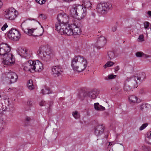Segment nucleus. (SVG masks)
I'll return each instance as SVG.
<instances>
[{
    "label": "nucleus",
    "mask_w": 151,
    "mask_h": 151,
    "mask_svg": "<svg viewBox=\"0 0 151 151\" xmlns=\"http://www.w3.org/2000/svg\"><path fill=\"white\" fill-rule=\"evenodd\" d=\"M11 48L6 43L0 44V55L3 56V64L10 65L14 62V59L12 54L10 53Z\"/></svg>",
    "instance_id": "nucleus-1"
},
{
    "label": "nucleus",
    "mask_w": 151,
    "mask_h": 151,
    "mask_svg": "<svg viewBox=\"0 0 151 151\" xmlns=\"http://www.w3.org/2000/svg\"><path fill=\"white\" fill-rule=\"evenodd\" d=\"M71 66L75 72H81L87 67V61L83 56H76L71 60Z\"/></svg>",
    "instance_id": "nucleus-2"
},
{
    "label": "nucleus",
    "mask_w": 151,
    "mask_h": 151,
    "mask_svg": "<svg viewBox=\"0 0 151 151\" xmlns=\"http://www.w3.org/2000/svg\"><path fill=\"white\" fill-rule=\"evenodd\" d=\"M59 33L61 35L66 34L68 35H79L81 32V29L79 27L74 23L70 25H68L67 27L63 25L61 27H58Z\"/></svg>",
    "instance_id": "nucleus-3"
},
{
    "label": "nucleus",
    "mask_w": 151,
    "mask_h": 151,
    "mask_svg": "<svg viewBox=\"0 0 151 151\" xmlns=\"http://www.w3.org/2000/svg\"><path fill=\"white\" fill-rule=\"evenodd\" d=\"M37 55L40 58L45 62L50 60L53 56L50 47L47 45H42L40 47L37 51Z\"/></svg>",
    "instance_id": "nucleus-4"
},
{
    "label": "nucleus",
    "mask_w": 151,
    "mask_h": 151,
    "mask_svg": "<svg viewBox=\"0 0 151 151\" xmlns=\"http://www.w3.org/2000/svg\"><path fill=\"white\" fill-rule=\"evenodd\" d=\"M57 19L58 22H56L55 24V27L58 32L59 33V29H58V27H60L63 25L67 27L68 24L66 23L68 19V15L64 13H60L57 16Z\"/></svg>",
    "instance_id": "nucleus-5"
},
{
    "label": "nucleus",
    "mask_w": 151,
    "mask_h": 151,
    "mask_svg": "<svg viewBox=\"0 0 151 151\" xmlns=\"http://www.w3.org/2000/svg\"><path fill=\"white\" fill-rule=\"evenodd\" d=\"M18 78V76L15 73L9 71L7 73V76L3 79V81L4 83L11 84L16 82Z\"/></svg>",
    "instance_id": "nucleus-6"
},
{
    "label": "nucleus",
    "mask_w": 151,
    "mask_h": 151,
    "mask_svg": "<svg viewBox=\"0 0 151 151\" xmlns=\"http://www.w3.org/2000/svg\"><path fill=\"white\" fill-rule=\"evenodd\" d=\"M112 6V4L109 2L100 3L97 6V12L102 14H106Z\"/></svg>",
    "instance_id": "nucleus-7"
},
{
    "label": "nucleus",
    "mask_w": 151,
    "mask_h": 151,
    "mask_svg": "<svg viewBox=\"0 0 151 151\" xmlns=\"http://www.w3.org/2000/svg\"><path fill=\"white\" fill-rule=\"evenodd\" d=\"M20 35L19 32L17 29L14 28H12L9 30L7 34L9 39L16 41L19 39Z\"/></svg>",
    "instance_id": "nucleus-8"
},
{
    "label": "nucleus",
    "mask_w": 151,
    "mask_h": 151,
    "mask_svg": "<svg viewBox=\"0 0 151 151\" xmlns=\"http://www.w3.org/2000/svg\"><path fill=\"white\" fill-rule=\"evenodd\" d=\"M18 53L21 57L26 59H29L32 57L31 51L25 48H22L19 49Z\"/></svg>",
    "instance_id": "nucleus-9"
},
{
    "label": "nucleus",
    "mask_w": 151,
    "mask_h": 151,
    "mask_svg": "<svg viewBox=\"0 0 151 151\" xmlns=\"http://www.w3.org/2000/svg\"><path fill=\"white\" fill-rule=\"evenodd\" d=\"M5 12V17L10 20L14 19L18 14L17 12L13 8H9L6 10Z\"/></svg>",
    "instance_id": "nucleus-10"
},
{
    "label": "nucleus",
    "mask_w": 151,
    "mask_h": 151,
    "mask_svg": "<svg viewBox=\"0 0 151 151\" xmlns=\"http://www.w3.org/2000/svg\"><path fill=\"white\" fill-rule=\"evenodd\" d=\"M82 11V8L81 6L77 5H74L72 6L70 12L72 16L74 17L76 16H80Z\"/></svg>",
    "instance_id": "nucleus-11"
},
{
    "label": "nucleus",
    "mask_w": 151,
    "mask_h": 151,
    "mask_svg": "<svg viewBox=\"0 0 151 151\" xmlns=\"http://www.w3.org/2000/svg\"><path fill=\"white\" fill-rule=\"evenodd\" d=\"M32 71L35 72H40L43 70V68L42 63L39 60H37L35 61H33L32 63Z\"/></svg>",
    "instance_id": "nucleus-12"
},
{
    "label": "nucleus",
    "mask_w": 151,
    "mask_h": 151,
    "mask_svg": "<svg viewBox=\"0 0 151 151\" xmlns=\"http://www.w3.org/2000/svg\"><path fill=\"white\" fill-rule=\"evenodd\" d=\"M63 69L60 65H56L52 68V74L55 77H58L61 74Z\"/></svg>",
    "instance_id": "nucleus-13"
},
{
    "label": "nucleus",
    "mask_w": 151,
    "mask_h": 151,
    "mask_svg": "<svg viewBox=\"0 0 151 151\" xmlns=\"http://www.w3.org/2000/svg\"><path fill=\"white\" fill-rule=\"evenodd\" d=\"M138 80V76H134L128 77L126 80V82H129V84L132 85V88H136L138 86L137 80Z\"/></svg>",
    "instance_id": "nucleus-14"
},
{
    "label": "nucleus",
    "mask_w": 151,
    "mask_h": 151,
    "mask_svg": "<svg viewBox=\"0 0 151 151\" xmlns=\"http://www.w3.org/2000/svg\"><path fill=\"white\" fill-rule=\"evenodd\" d=\"M106 41L105 37H100L97 41L95 45V47L98 49H100L103 48L105 45Z\"/></svg>",
    "instance_id": "nucleus-15"
},
{
    "label": "nucleus",
    "mask_w": 151,
    "mask_h": 151,
    "mask_svg": "<svg viewBox=\"0 0 151 151\" xmlns=\"http://www.w3.org/2000/svg\"><path fill=\"white\" fill-rule=\"evenodd\" d=\"M4 99L5 100L4 102L6 104L5 106L2 105L1 106L2 109L3 111H5L6 110H13V106L10 103L8 99Z\"/></svg>",
    "instance_id": "nucleus-16"
},
{
    "label": "nucleus",
    "mask_w": 151,
    "mask_h": 151,
    "mask_svg": "<svg viewBox=\"0 0 151 151\" xmlns=\"http://www.w3.org/2000/svg\"><path fill=\"white\" fill-rule=\"evenodd\" d=\"M95 134L99 136L102 134L104 131V127L103 125H98L94 128Z\"/></svg>",
    "instance_id": "nucleus-17"
},
{
    "label": "nucleus",
    "mask_w": 151,
    "mask_h": 151,
    "mask_svg": "<svg viewBox=\"0 0 151 151\" xmlns=\"http://www.w3.org/2000/svg\"><path fill=\"white\" fill-rule=\"evenodd\" d=\"M32 60H29L24 63L23 65L24 70L26 71L32 72Z\"/></svg>",
    "instance_id": "nucleus-18"
},
{
    "label": "nucleus",
    "mask_w": 151,
    "mask_h": 151,
    "mask_svg": "<svg viewBox=\"0 0 151 151\" xmlns=\"http://www.w3.org/2000/svg\"><path fill=\"white\" fill-rule=\"evenodd\" d=\"M129 100L131 103H138L140 102L139 99H138L137 97L134 95H132L129 97Z\"/></svg>",
    "instance_id": "nucleus-19"
},
{
    "label": "nucleus",
    "mask_w": 151,
    "mask_h": 151,
    "mask_svg": "<svg viewBox=\"0 0 151 151\" xmlns=\"http://www.w3.org/2000/svg\"><path fill=\"white\" fill-rule=\"evenodd\" d=\"M95 109L97 111H103L105 110L104 107L99 105L98 103H94V104Z\"/></svg>",
    "instance_id": "nucleus-20"
},
{
    "label": "nucleus",
    "mask_w": 151,
    "mask_h": 151,
    "mask_svg": "<svg viewBox=\"0 0 151 151\" xmlns=\"http://www.w3.org/2000/svg\"><path fill=\"white\" fill-rule=\"evenodd\" d=\"M24 22H23L21 24V27L23 30L24 31V32L27 34L29 35H32V33L33 32V31L35 30V29L32 28L31 29H27L26 30H24L23 28L22 27V24Z\"/></svg>",
    "instance_id": "nucleus-21"
},
{
    "label": "nucleus",
    "mask_w": 151,
    "mask_h": 151,
    "mask_svg": "<svg viewBox=\"0 0 151 151\" xmlns=\"http://www.w3.org/2000/svg\"><path fill=\"white\" fill-rule=\"evenodd\" d=\"M87 97L92 99H95L97 96V94L95 92H87Z\"/></svg>",
    "instance_id": "nucleus-22"
},
{
    "label": "nucleus",
    "mask_w": 151,
    "mask_h": 151,
    "mask_svg": "<svg viewBox=\"0 0 151 151\" xmlns=\"http://www.w3.org/2000/svg\"><path fill=\"white\" fill-rule=\"evenodd\" d=\"M145 140L148 143L151 144V131L147 132Z\"/></svg>",
    "instance_id": "nucleus-23"
},
{
    "label": "nucleus",
    "mask_w": 151,
    "mask_h": 151,
    "mask_svg": "<svg viewBox=\"0 0 151 151\" xmlns=\"http://www.w3.org/2000/svg\"><path fill=\"white\" fill-rule=\"evenodd\" d=\"M130 86L127 85L126 83L124 84V90L126 92L127 91H129L131 90H133V89L134 88H132V85H130Z\"/></svg>",
    "instance_id": "nucleus-24"
},
{
    "label": "nucleus",
    "mask_w": 151,
    "mask_h": 151,
    "mask_svg": "<svg viewBox=\"0 0 151 151\" xmlns=\"http://www.w3.org/2000/svg\"><path fill=\"white\" fill-rule=\"evenodd\" d=\"M87 92L80 93L78 95V97L81 100H83L84 98L87 97Z\"/></svg>",
    "instance_id": "nucleus-25"
},
{
    "label": "nucleus",
    "mask_w": 151,
    "mask_h": 151,
    "mask_svg": "<svg viewBox=\"0 0 151 151\" xmlns=\"http://www.w3.org/2000/svg\"><path fill=\"white\" fill-rule=\"evenodd\" d=\"M27 87L28 89L31 90L34 89V86L33 83L31 79L29 80L27 83Z\"/></svg>",
    "instance_id": "nucleus-26"
},
{
    "label": "nucleus",
    "mask_w": 151,
    "mask_h": 151,
    "mask_svg": "<svg viewBox=\"0 0 151 151\" xmlns=\"http://www.w3.org/2000/svg\"><path fill=\"white\" fill-rule=\"evenodd\" d=\"M146 75L144 72H142L139 74V76H138V80L142 81L145 78Z\"/></svg>",
    "instance_id": "nucleus-27"
},
{
    "label": "nucleus",
    "mask_w": 151,
    "mask_h": 151,
    "mask_svg": "<svg viewBox=\"0 0 151 151\" xmlns=\"http://www.w3.org/2000/svg\"><path fill=\"white\" fill-rule=\"evenodd\" d=\"M108 55L110 60L114 59L116 57L114 52L113 51H109L108 52Z\"/></svg>",
    "instance_id": "nucleus-28"
},
{
    "label": "nucleus",
    "mask_w": 151,
    "mask_h": 151,
    "mask_svg": "<svg viewBox=\"0 0 151 151\" xmlns=\"http://www.w3.org/2000/svg\"><path fill=\"white\" fill-rule=\"evenodd\" d=\"M116 77V75L113 74H110L105 77L104 79L106 80L112 79L115 78Z\"/></svg>",
    "instance_id": "nucleus-29"
},
{
    "label": "nucleus",
    "mask_w": 151,
    "mask_h": 151,
    "mask_svg": "<svg viewBox=\"0 0 151 151\" xmlns=\"http://www.w3.org/2000/svg\"><path fill=\"white\" fill-rule=\"evenodd\" d=\"M42 93L43 94H48L51 93V92L49 88H45L41 90Z\"/></svg>",
    "instance_id": "nucleus-30"
},
{
    "label": "nucleus",
    "mask_w": 151,
    "mask_h": 151,
    "mask_svg": "<svg viewBox=\"0 0 151 151\" xmlns=\"http://www.w3.org/2000/svg\"><path fill=\"white\" fill-rule=\"evenodd\" d=\"M73 116L76 119H78L80 117V114L79 113L76 111H75L72 113Z\"/></svg>",
    "instance_id": "nucleus-31"
},
{
    "label": "nucleus",
    "mask_w": 151,
    "mask_h": 151,
    "mask_svg": "<svg viewBox=\"0 0 151 151\" xmlns=\"http://www.w3.org/2000/svg\"><path fill=\"white\" fill-rule=\"evenodd\" d=\"M114 64V63L112 62L109 61H108L104 66V68L107 67H109L112 66Z\"/></svg>",
    "instance_id": "nucleus-32"
},
{
    "label": "nucleus",
    "mask_w": 151,
    "mask_h": 151,
    "mask_svg": "<svg viewBox=\"0 0 151 151\" xmlns=\"http://www.w3.org/2000/svg\"><path fill=\"white\" fill-rule=\"evenodd\" d=\"M138 42H142L145 41V38L143 35H141L137 39Z\"/></svg>",
    "instance_id": "nucleus-33"
},
{
    "label": "nucleus",
    "mask_w": 151,
    "mask_h": 151,
    "mask_svg": "<svg viewBox=\"0 0 151 151\" xmlns=\"http://www.w3.org/2000/svg\"><path fill=\"white\" fill-rule=\"evenodd\" d=\"M143 53L142 52H137L135 53V55L137 57H142Z\"/></svg>",
    "instance_id": "nucleus-34"
},
{
    "label": "nucleus",
    "mask_w": 151,
    "mask_h": 151,
    "mask_svg": "<svg viewBox=\"0 0 151 151\" xmlns=\"http://www.w3.org/2000/svg\"><path fill=\"white\" fill-rule=\"evenodd\" d=\"M150 23L147 22H145L144 23V28L146 29H148Z\"/></svg>",
    "instance_id": "nucleus-35"
},
{
    "label": "nucleus",
    "mask_w": 151,
    "mask_h": 151,
    "mask_svg": "<svg viewBox=\"0 0 151 151\" xmlns=\"http://www.w3.org/2000/svg\"><path fill=\"white\" fill-rule=\"evenodd\" d=\"M47 0H35L36 2L40 4H44Z\"/></svg>",
    "instance_id": "nucleus-36"
},
{
    "label": "nucleus",
    "mask_w": 151,
    "mask_h": 151,
    "mask_svg": "<svg viewBox=\"0 0 151 151\" xmlns=\"http://www.w3.org/2000/svg\"><path fill=\"white\" fill-rule=\"evenodd\" d=\"M148 124L147 123H145L143 124L141 127H140L139 128V129L140 130H142L144 129L147 126Z\"/></svg>",
    "instance_id": "nucleus-37"
},
{
    "label": "nucleus",
    "mask_w": 151,
    "mask_h": 151,
    "mask_svg": "<svg viewBox=\"0 0 151 151\" xmlns=\"http://www.w3.org/2000/svg\"><path fill=\"white\" fill-rule=\"evenodd\" d=\"M39 17L43 19H46V17L45 14H41L40 15Z\"/></svg>",
    "instance_id": "nucleus-38"
},
{
    "label": "nucleus",
    "mask_w": 151,
    "mask_h": 151,
    "mask_svg": "<svg viewBox=\"0 0 151 151\" xmlns=\"http://www.w3.org/2000/svg\"><path fill=\"white\" fill-rule=\"evenodd\" d=\"M8 27V25L6 23H5L4 25L1 27V30L3 31L5 30L6 28Z\"/></svg>",
    "instance_id": "nucleus-39"
},
{
    "label": "nucleus",
    "mask_w": 151,
    "mask_h": 151,
    "mask_svg": "<svg viewBox=\"0 0 151 151\" xmlns=\"http://www.w3.org/2000/svg\"><path fill=\"white\" fill-rule=\"evenodd\" d=\"M83 11V12L82 13V15L80 18V19H83L86 16V13L84 12L83 10L82 11Z\"/></svg>",
    "instance_id": "nucleus-40"
},
{
    "label": "nucleus",
    "mask_w": 151,
    "mask_h": 151,
    "mask_svg": "<svg viewBox=\"0 0 151 151\" xmlns=\"http://www.w3.org/2000/svg\"><path fill=\"white\" fill-rule=\"evenodd\" d=\"M140 109L141 110H143L144 108L145 107L146 105L145 104H142L140 106Z\"/></svg>",
    "instance_id": "nucleus-41"
},
{
    "label": "nucleus",
    "mask_w": 151,
    "mask_h": 151,
    "mask_svg": "<svg viewBox=\"0 0 151 151\" xmlns=\"http://www.w3.org/2000/svg\"><path fill=\"white\" fill-rule=\"evenodd\" d=\"M27 104L28 106L31 107L33 106V102L31 101H29L27 102Z\"/></svg>",
    "instance_id": "nucleus-42"
},
{
    "label": "nucleus",
    "mask_w": 151,
    "mask_h": 151,
    "mask_svg": "<svg viewBox=\"0 0 151 151\" xmlns=\"http://www.w3.org/2000/svg\"><path fill=\"white\" fill-rule=\"evenodd\" d=\"M32 119L30 117L26 116L25 118V121L27 122H29Z\"/></svg>",
    "instance_id": "nucleus-43"
},
{
    "label": "nucleus",
    "mask_w": 151,
    "mask_h": 151,
    "mask_svg": "<svg viewBox=\"0 0 151 151\" xmlns=\"http://www.w3.org/2000/svg\"><path fill=\"white\" fill-rule=\"evenodd\" d=\"M142 57L145 58H150L151 56L148 55H147L146 54H144V53H143Z\"/></svg>",
    "instance_id": "nucleus-44"
},
{
    "label": "nucleus",
    "mask_w": 151,
    "mask_h": 151,
    "mask_svg": "<svg viewBox=\"0 0 151 151\" xmlns=\"http://www.w3.org/2000/svg\"><path fill=\"white\" fill-rule=\"evenodd\" d=\"M45 104V102L44 100H42L40 103V105L41 106H43Z\"/></svg>",
    "instance_id": "nucleus-45"
},
{
    "label": "nucleus",
    "mask_w": 151,
    "mask_h": 151,
    "mask_svg": "<svg viewBox=\"0 0 151 151\" xmlns=\"http://www.w3.org/2000/svg\"><path fill=\"white\" fill-rule=\"evenodd\" d=\"M4 129V125L1 124L0 125V132H1Z\"/></svg>",
    "instance_id": "nucleus-46"
},
{
    "label": "nucleus",
    "mask_w": 151,
    "mask_h": 151,
    "mask_svg": "<svg viewBox=\"0 0 151 151\" xmlns=\"http://www.w3.org/2000/svg\"><path fill=\"white\" fill-rule=\"evenodd\" d=\"M4 95L2 94L0 92V100H2V99H4Z\"/></svg>",
    "instance_id": "nucleus-47"
},
{
    "label": "nucleus",
    "mask_w": 151,
    "mask_h": 151,
    "mask_svg": "<svg viewBox=\"0 0 151 151\" xmlns=\"http://www.w3.org/2000/svg\"><path fill=\"white\" fill-rule=\"evenodd\" d=\"M119 69V66H117L115 67L114 70L115 71H117Z\"/></svg>",
    "instance_id": "nucleus-48"
},
{
    "label": "nucleus",
    "mask_w": 151,
    "mask_h": 151,
    "mask_svg": "<svg viewBox=\"0 0 151 151\" xmlns=\"http://www.w3.org/2000/svg\"><path fill=\"white\" fill-rule=\"evenodd\" d=\"M87 4L88 5V7H89L91 6V4L90 3V2L89 1L87 2H86V6ZM87 7H88L87 6Z\"/></svg>",
    "instance_id": "nucleus-49"
},
{
    "label": "nucleus",
    "mask_w": 151,
    "mask_h": 151,
    "mask_svg": "<svg viewBox=\"0 0 151 151\" xmlns=\"http://www.w3.org/2000/svg\"><path fill=\"white\" fill-rule=\"evenodd\" d=\"M116 29V27H113L112 29V31L113 32H115Z\"/></svg>",
    "instance_id": "nucleus-50"
},
{
    "label": "nucleus",
    "mask_w": 151,
    "mask_h": 151,
    "mask_svg": "<svg viewBox=\"0 0 151 151\" xmlns=\"http://www.w3.org/2000/svg\"><path fill=\"white\" fill-rule=\"evenodd\" d=\"M3 5V3L1 0H0V9L1 8Z\"/></svg>",
    "instance_id": "nucleus-51"
},
{
    "label": "nucleus",
    "mask_w": 151,
    "mask_h": 151,
    "mask_svg": "<svg viewBox=\"0 0 151 151\" xmlns=\"http://www.w3.org/2000/svg\"><path fill=\"white\" fill-rule=\"evenodd\" d=\"M147 14L150 17L151 16V11H148L147 12Z\"/></svg>",
    "instance_id": "nucleus-52"
},
{
    "label": "nucleus",
    "mask_w": 151,
    "mask_h": 151,
    "mask_svg": "<svg viewBox=\"0 0 151 151\" xmlns=\"http://www.w3.org/2000/svg\"><path fill=\"white\" fill-rule=\"evenodd\" d=\"M52 109H51L50 107H49V109L48 110V113H50V111H51Z\"/></svg>",
    "instance_id": "nucleus-53"
},
{
    "label": "nucleus",
    "mask_w": 151,
    "mask_h": 151,
    "mask_svg": "<svg viewBox=\"0 0 151 151\" xmlns=\"http://www.w3.org/2000/svg\"><path fill=\"white\" fill-rule=\"evenodd\" d=\"M27 19L29 20H34V21H36V20L35 19H34L33 18H29Z\"/></svg>",
    "instance_id": "nucleus-54"
},
{
    "label": "nucleus",
    "mask_w": 151,
    "mask_h": 151,
    "mask_svg": "<svg viewBox=\"0 0 151 151\" xmlns=\"http://www.w3.org/2000/svg\"><path fill=\"white\" fill-rule=\"evenodd\" d=\"M144 91L143 90H141L140 91V93H143Z\"/></svg>",
    "instance_id": "nucleus-55"
},
{
    "label": "nucleus",
    "mask_w": 151,
    "mask_h": 151,
    "mask_svg": "<svg viewBox=\"0 0 151 151\" xmlns=\"http://www.w3.org/2000/svg\"><path fill=\"white\" fill-rule=\"evenodd\" d=\"M108 143L109 144V146L110 145L111 147H113V145L112 144H110V142H109Z\"/></svg>",
    "instance_id": "nucleus-56"
},
{
    "label": "nucleus",
    "mask_w": 151,
    "mask_h": 151,
    "mask_svg": "<svg viewBox=\"0 0 151 151\" xmlns=\"http://www.w3.org/2000/svg\"><path fill=\"white\" fill-rule=\"evenodd\" d=\"M41 28H42V29H43V27L42 26H41Z\"/></svg>",
    "instance_id": "nucleus-57"
},
{
    "label": "nucleus",
    "mask_w": 151,
    "mask_h": 151,
    "mask_svg": "<svg viewBox=\"0 0 151 151\" xmlns=\"http://www.w3.org/2000/svg\"><path fill=\"white\" fill-rule=\"evenodd\" d=\"M38 23H39V24L40 25V24L39 22H38Z\"/></svg>",
    "instance_id": "nucleus-58"
},
{
    "label": "nucleus",
    "mask_w": 151,
    "mask_h": 151,
    "mask_svg": "<svg viewBox=\"0 0 151 151\" xmlns=\"http://www.w3.org/2000/svg\"><path fill=\"white\" fill-rule=\"evenodd\" d=\"M127 1V0H126Z\"/></svg>",
    "instance_id": "nucleus-59"
},
{
    "label": "nucleus",
    "mask_w": 151,
    "mask_h": 151,
    "mask_svg": "<svg viewBox=\"0 0 151 151\" xmlns=\"http://www.w3.org/2000/svg\"><path fill=\"white\" fill-rule=\"evenodd\" d=\"M113 151H114L113 150Z\"/></svg>",
    "instance_id": "nucleus-60"
}]
</instances>
